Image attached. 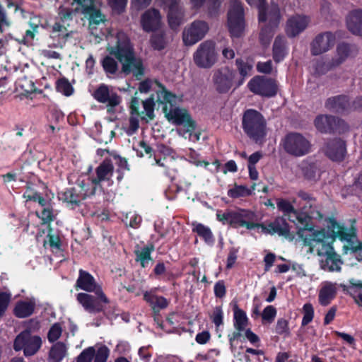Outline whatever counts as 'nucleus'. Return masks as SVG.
<instances>
[{"label": "nucleus", "mask_w": 362, "mask_h": 362, "mask_svg": "<svg viewBox=\"0 0 362 362\" xmlns=\"http://www.w3.org/2000/svg\"><path fill=\"white\" fill-rule=\"evenodd\" d=\"M276 308L272 305H268L264 309L262 313V320L263 321L271 323L272 322H273L276 316Z\"/></svg>", "instance_id": "nucleus-51"}, {"label": "nucleus", "mask_w": 362, "mask_h": 362, "mask_svg": "<svg viewBox=\"0 0 362 362\" xmlns=\"http://www.w3.org/2000/svg\"><path fill=\"white\" fill-rule=\"evenodd\" d=\"M137 94V92L135 93V95ZM139 99L134 95L132 98L130 109L132 115H141L142 119L146 120L148 122L149 120H153L155 117V115L153 113L154 111V105H155V99L153 96L147 98L145 100H142V104L144 107V111H139Z\"/></svg>", "instance_id": "nucleus-17"}, {"label": "nucleus", "mask_w": 362, "mask_h": 362, "mask_svg": "<svg viewBox=\"0 0 362 362\" xmlns=\"http://www.w3.org/2000/svg\"><path fill=\"white\" fill-rule=\"evenodd\" d=\"M78 301L82 305L86 310L91 313H99L103 310L101 299L92 295L80 293L77 295Z\"/></svg>", "instance_id": "nucleus-24"}, {"label": "nucleus", "mask_w": 362, "mask_h": 362, "mask_svg": "<svg viewBox=\"0 0 362 362\" xmlns=\"http://www.w3.org/2000/svg\"><path fill=\"white\" fill-rule=\"evenodd\" d=\"M113 10L121 12L127 5V0H107Z\"/></svg>", "instance_id": "nucleus-57"}, {"label": "nucleus", "mask_w": 362, "mask_h": 362, "mask_svg": "<svg viewBox=\"0 0 362 362\" xmlns=\"http://www.w3.org/2000/svg\"><path fill=\"white\" fill-rule=\"evenodd\" d=\"M213 322L216 327L220 326L223 324V312L221 307H216L211 315Z\"/></svg>", "instance_id": "nucleus-55"}, {"label": "nucleus", "mask_w": 362, "mask_h": 362, "mask_svg": "<svg viewBox=\"0 0 362 362\" xmlns=\"http://www.w3.org/2000/svg\"><path fill=\"white\" fill-rule=\"evenodd\" d=\"M94 98L101 103H107L108 112H112L113 108L120 103V97L110 90L105 84H101L93 93Z\"/></svg>", "instance_id": "nucleus-16"}, {"label": "nucleus", "mask_w": 362, "mask_h": 362, "mask_svg": "<svg viewBox=\"0 0 362 362\" xmlns=\"http://www.w3.org/2000/svg\"><path fill=\"white\" fill-rule=\"evenodd\" d=\"M316 128L321 132L343 133L348 130L345 122L334 116L319 115L315 119Z\"/></svg>", "instance_id": "nucleus-10"}, {"label": "nucleus", "mask_w": 362, "mask_h": 362, "mask_svg": "<svg viewBox=\"0 0 362 362\" xmlns=\"http://www.w3.org/2000/svg\"><path fill=\"white\" fill-rule=\"evenodd\" d=\"M57 89L59 92L69 96L73 93V88L70 83L65 78L58 80L57 83Z\"/></svg>", "instance_id": "nucleus-43"}, {"label": "nucleus", "mask_w": 362, "mask_h": 362, "mask_svg": "<svg viewBox=\"0 0 362 362\" xmlns=\"http://www.w3.org/2000/svg\"><path fill=\"white\" fill-rule=\"evenodd\" d=\"M109 355V349L105 346H100L97 352H95L94 362H106Z\"/></svg>", "instance_id": "nucleus-53"}, {"label": "nucleus", "mask_w": 362, "mask_h": 362, "mask_svg": "<svg viewBox=\"0 0 362 362\" xmlns=\"http://www.w3.org/2000/svg\"><path fill=\"white\" fill-rule=\"evenodd\" d=\"M158 90H156V102L163 105V111L168 120H173L177 124H183L188 132L195 129V122L193 121L185 110L173 107L172 103L175 99V95L168 91L165 88L159 83H156Z\"/></svg>", "instance_id": "nucleus-2"}, {"label": "nucleus", "mask_w": 362, "mask_h": 362, "mask_svg": "<svg viewBox=\"0 0 362 362\" xmlns=\"http://www.w3.org/2000/svg\"><path fill=\"white\" fill-rule=\"evenodd\" d=\"M288 328V322L286 320L280 319L278 320L276 326V332L278 334L284 333Z\"/></svg>", "instance_id": "nucleus-63"}, {"label": "nucleus", "mask_w": 362, "mask_h": 362, "mask_svg": "<svg viewBox=\"0 0 362 362\" xmlns=\"http://www.w3.org/2000/svg\"><path fill=\"white\" fill-rule=\"evenodd\" d=\"M81 8V13L89 20L90 26L98 25L105 21V16L101 13L100 10L95 8L93 1Z\"/></svg>", "instance_id": "nucleus-30"}, {"label": "nucleus", "mask_w": 362, "mask_h": 362, "mask_svg": "<svg viewBox=\"0 0 362 362\" xmlns=\"http://www.w3.org/2000/svg\"><path fill=\"white\" fill-rule=\"evenodd\" d=\"M153 250L154 246L153 245H149L143 247L141 250L135 251L136 255V260L140 262L142 267H145L148 262H152L151 252Z\"/></svg>", "instance_id": "nucleus-38"}, {"label": "nucleus", "mask_w": 362, "mask_h": 362, "mask_svg": "<svg viewBox=\"0 0 362 362\" xmlns=\"http://www.w3.org/2000/svg\"><path fill=\"white\" fill-rule=\"evenodd\" d=\"M334 240L333 237L327 235L324 230L320 231H314L308 238H305L303 245L308 246L307 252H317V255L321 258L330 255L336 252L332 247Z\"/></svg>", "instance_id": "nucleus-4"}, {"label": "nucleus", "mask_w": 362, "mask_h": 362, "mask_svg": "<svg viewBox=\"0 0 362 362\" xmlns=\"http://www.w3.org/2000/svg\"><path fill=\"white\" fill-rule=\"evenodd\" d=\"M199 235L203 237L206 241H210L212 239V233L210 229L204 225L198 223L193 229Z\"/></svg>", "instance_id": "nucleus-49"}, {"label": "nucleus", "mask_w": 362, "mask_h": 362, "mask_svg": "<svg viewBox=\"0 0 362 362\" xmlns=\"http://www.w3.org/2000/svg\"><path fill=\"white\" fill-rule=\"evenodd\" d=\"M354 51V47L347 43H340L337 46L336 54L329 62L330 67H336L349 57Z\"/></svg>", "instance_id": "nucleus-28"}, {"label": "nucleus", "mask_w": 362, "mask_h": 362, "mask_svg": "<svg viewBox=\"0 0 362 362\" xmlns=\"http://www.w3.org/2000/svg\"><path fill=\"white\" fill-rule=\"evenodd\" d=\"M193 59L198 67L211 68L216 61L215 43L211 40H206L201 43L194 53Z\"/></svg>", "instance_id": "nucleus-9"}, {"label": "nucleus", "mask_w": 362, "mask_h": 362, "mask_svg": "<svg viewBox=\"0 0 362 362\" xmlns=\"http://www.w3.org/2000/svg\"><path fill=\"white\" fill-rule=\"evenodd\" d=\"M257 69L259 72L269 74L272 70V62L271 60L265 62H259L257 64Z\"/></svg>", "instance_id": "nucleus-59"}, {"label": "nucleus", "mask_w": 362, "mask_h": 362, "mask_svg": "<svg viewBox=\"0 0 362 362\" xmlns=\"http://www.w3.org/2000/svg\"><path fill=\"white\" fill-rule=\"evenodd\" d=\"M138 128H139V119H138V118L132 116L129 118V129L127 130V133L129 134H132L134 132H136V131L138 129Z\"/></svg>", "instance_id": "nucleus-62"}, {"label": "nucleus", "mask_w": 362, "mask_h": 362, "mask_svg": "<svg viewBox=\"0 0 362 362\" xmlns=\"http://www.w3.org/2000/svg\"><path fill=\"white\" fill-rule=\"evenodd\" d=\"M227 22L232 37H240L244 34L245 29L244 9L240 1L237 0L230 1Z\"/></svg>", "instance_id": "nucleus-6"}, {"label": "nucleus", "mask_w": 362, "mask_h": 362, "mask_svg": "<svg viewBox=\"0 0 362 362\" xmlns=\"http://www.w3.org/2000/svg\"><path fill=\"white\" fill-rule=\"evenodd\" d=\"M230 218L229 224L232 226L233 227H238L240 226H245L247 229H253L257 226V225H247L244 221H242L240 219V217L239 214L237 213V211H231V214Z\"/></svg>", "instance_id": "nucleus-42"}, {"label": "nucleus", "mask_w": 362, "mask_h": 362, "mask_svg": "<svg viewBox=\"0 0 362 362\" xmlns=\"http://www.w3.org/2000/svg\"><path fill=\"white\" fill-rule=\"evenodd\" d=\"M308 206L305 205L303 207L304 211L299 213L296 222L295 223L298 228L297 234L301 238L302 241H304L305 238L309 236L305 235V230L313 231V226L310 224L311 218H322V214L318 211L315 206L313 209H308Z\"/></svg>", "instance_id": "nucleus-11"}, {"label": "nucleus", "mask_w": 362, "mask_h": 362, "mask_svg": "<svg viewBox=\"0 0 362 362\" xmlns=\"http://www.w3.org/2000/svg\"><path fill=\"white\" fill-rule=\"evenodd\" d=\"M250 194V190L247 189L244 186H236L235 187L230 189L228 192V194L233 198H238L240 197L249 195Z\"/></svg>", "instance_id": "nucleus-47"}, {"label": "nucleus", "mask_w": 362, "mask_h": 362, "mask_svg": "<svg viewBox=\"0 0 362 362\" xmlns=\"http://www.w3.org/2000/svg\"><path fill=\"white\" fill-rule=\"evenodd\" d=\"M210 338V334L208 332H202L199 333L196 337V341L201 344L206 343Z\"/></svg>", "instance_id": "nucleus-64"}, {"label": "nucleus", "mask_w": 362, "mask_h": 362, "mask_svg": "<svg viewBox=\"0 0 362 362\" xmlns=\"http://www.w3.org/2000/svg\"><path fill=\"white\" fill-rule=\"evenodd\" d=\"M286 54V42L281 37H276L273 45L274 59L279 62L284 59Z\"/></svg>", "instance_id": "nucleus-37"}, {"label": "nucleus", "mask_w": 362, "mask_h": 362, "mask_svg": "<svg viewBox=\"0 0 362 362\" xmlns=\"http://www.w3.org/2000/svg\"><path fill=\"white\" fill-rule=\"evenodd\" d=\"M285 151L291 156L300 157L308 154L311 148L310 142L303 134L297 132L288 134L283 140Z\"/></svg>", "instance_id": "nucleus-8"}, {"label": "nucleus", "mask_w": 362, "mask_h": 362, "mask_svg": "<svg viewBox=\"0 0 362 362\" xmlns=\"http://www.w3.org/2000/svg\"><path fill=\"white\" fill-rule=\"evenodd\" d=\"M343 262L336 252L320 259V267L322 270L330 272H340Z\"/></svg>", "instance_id": "nucleus-29"}, {"label": "nucleus", "mask_w": 362, "mask_h": 362, "mask_svg": "<svg viewBox=\"0 0 362 362\" xmlns=\"http://www.w3.org/2000/svg\"><path fill=\"white\" fill-rule=\"evenodd\" d=\"M76 286L88 292H95L102 302L108 303V300L102 291L100 287L96 284L94 278L88 272L81 269L79 277L76 281Z\"/></svg>", "instance_id": "nucleus-19"}, {"label": "nucleus", "mask_w": 362, "mask_h": 362, "mask_svg": "<svg viewBox=\"0 0 362 362\" xmlns=\"http://www.w3.org/2000/svg\"><path fill=\"white\" fill-rule=\"evenodd\" d=\"M304 316L302 320V325L305 326L310 322L313 318L314 310L310 303H305L303 305Z\"/></svg>", "instance_id": "nucleus-46"}, {"label": "nucleus", "mask_w": 362, "mask_h": 362, "mask_svg": "<svg viewBox=\"0 0 362 362\" xmlns=\"http://www.w3.org/2000/svg\"><path fill=\"white\" fill-rule=\"evenodd\" d=\"M304 176L309 180H315L318 175V170L313 164H310L303 168Z\"/></svg>", "instance_id": "nucleus-52"}, {"label": "nucleus", "mask_w": 362, "mask_h": 362, "mask_svg": "<svg viewBox=\"0 0 362 362\" xmlns=\"http://www.w3.org/2000/svg\"><path fill=\"white\" fill-rule=\"evenodd\" d=\"M62 329L59 323L54 324L47 334V339L50 342L56 341L62 335Z\"/></svg>", "instance_id": "nucleus-44"}, {"label": "nucleus", "mask_w": 362, "mask_h": 362, "mask_svg": "<svg viewBox=\"0 0 362 362\" xmlns=\"http://www.w3.org/2000/svg\"><path fill=\"white\" fill-rule=\"evenodd\" d=\"M349 105V100L346 96L339 95L330 98L327 100L325 107L334 112H341L347 109Z\"/></svg>", "instance_id": "nucleus-34"}, {"label": "nucleus", "mask_w": 362, "mask_h": 362, "mask_svg": "<svg viewBox=\"0 0 362 362\" xmlns=\"http://www.w3.org/2000/svg\"><path fill=\"white\" fill-rule=\"evenodd\" d=\"M168 7V23L172 29H176L180 25L184 17V11L180 4V0H171V2L165 4Z\"/></svg>", "instance_id": "nucleus-23"}, {"label": "nucleus", "mask_w": 362, "mask_h": 362, "mask_svg": "<svg viewBox=\"0 0 362 362\" xmlns=\"http://www.w3.org/2000/svg\"><path fill=\"white\" fill-rule=\"evenodd\" d=\"M234 320L235 329L239 332L245 330L248 325V318L245 312L240 309L236 305L234 306Z\"/></svg>", "instance_id": "nucleus-36"}, {"label": "nucleus", "mask_w": 362, "mask_h": 362, "mask_svg": "<svg viewBox=\"0 0 362 362\" xmlns=\"http://www.w3.org/2000/svg\"><path fill=\"white\" fill-rule=\"evenodd\" d=\"M337 292V284L326 281L319 291L318 300L320 305H328L335 298Z\"/></svg>", "instance_id": "nucleus-27"}, {"label": "nucleus", "mask_w": 362, "mask_h": 362, "mask_svg": "<svg viewBox=\"0 0 362 362\" xmlns=\"http://www.w3.org/2000/svg\"><path fill=\"white\" fill-rule=\"evenodd\" d=\"M222 0H207L208 14L211 17L218 14Z\"/></svg>", "instance_id": "nucleus-50"}, {"label": "nucleus", "mask_w": 362, "mask_h": 362, "mask_svg": "<svg viewBox=\"0 0 362 362\" xmlns=\"http://www.w3.org/2000/svg\"><path fill=\"white\" fill-rule=\"evenodd\" d=\"M348 29L354 35L362 34V9L357 8L351 11L346 16Z\"/></svg>", "instance_id": "nucleus-26"}, {"label": "nucleus", "mask_w": 362, "mask_h": 362, "mask_svg": "<svg viewBox=\"0 0 362 362\" xmlns=\"http://www.w3.org/2000/svg\"><path fill=\"white\" fill-rule=\"evenodd\" d=\"M310 18L303 15H295L289 18L286 23V31L288 37H294L308 26Z\"/></svg>", "instance_id": "nucleus-20"}, {"label": "nucleus", "mask_w": 362, "mask_h": 362, "mask_svg": "<svg viewBox=\"0 0 362 362\" xmlns=\"http://www.w3.org/2000/svg\"><path fill=\"white\" fill-rule=\"evenodd\" d=\"M64 200L69 203L78 204L79 200L78 196L76 195L72 189L67 190L64 194Z\"/></svg>", "instance_id": "nucleus-60"}, {"label": "nucleus", "mask_w": 362, "mask_h": 362, "mask_svg": "<svg viewBox=\"0 0 362 362\" xmlns=\"http://www.w3.org/2000/svg\"><path fill=\"white\" fill-rule=\"evenodd\" d=\"M214 293L216 297L222 298L226 294V287L223 281H218L214 286Z\"/></svg>", "instance_id": "nucleus-61"}, {"label": "nucleus", "mask_w": 362, "mask_h": 362, "mask_svg": "<svg viewBox=\"0 0 362 362\" xmlns=\"http://www.w3.org/2000/svg\"><path fill=\"white\" fill-rule=\"evenodd\" d=\"M113 165L110 160H105L96 169L97 177L93 182L98 184L103 180H109L112 175Z\"/></svg>", "instance_id": "nucleus-32"}, {"label": "nucleus", "mask_w": 362, "mask_h": 362, "mask_svg": "<svg viewBox=\"0 0 362 362\" xmlns=\"http://www.w3.org/2000/svg\"><path fill=\"white\" fill-rule=\"evenodd\" d=\"M243 128L247 136L257 143L266 136L267 122L259 112L250 109L243 114Z\"/></svg>", "instance_id": "nucleus-3"}, {"label": "nucleus", "mask_w": 362, "mask_h": 362, "mask_svg": "<svg viewBox=\"0 0 362 362\" xmlns=\"http://www.w3.org/2000/svg\"><path fill=\"white\" fill-rule=\"evenodd\" d=\"M144 298L149 303L154 314L159 313L160 310L165 308L168 305V300L164 297L158 296L151 292H145Z\"/></svg>", "instance_id": "nucleus-31"}, {"label": "nucleus", "mask_w": 362, "mask_h": 362, "mask_svg": "<svg viewBox=\"0 0 362 362\" xmlns=\"http://www.w3.org/2000/svg\"><path fill=\"white\" fill-rule=\"evenodd\" d=\"M35 305V303L31 301L18 302L14 308V314L21 318L28 317L33 313Z\"/></svg>", "instance_id": "nucleus-35"}, {"label": "nucleus", "mask_w": 362, "mask_h": 362, "mask_svg": "<svg viewBox=\"0 0 362 362\" xmlns=\"http://www.w3.org/2000/svg\"><path fill=\"white\" fill-rule=\"evenodd\" d=\"M325 153L331 160L341 161L345 156L346 144L341 139L335 138L327 142Z\"/></svg>", "instance_id": "nucleus-21"}, {"label": "nucleus", "mask_w": 362, "mask_h": 362, "mask_svg": "<svg viewBox=\"0 0 362 362\" xmlns=\"http://www.w3.org/2000/svg\"><path fill=\"white\" fill-rule=\"evenodd\" d=\"M81 7L78 5L75 8H70L65 7L64 6H61L59 8V16L62 21L64 22L65 21L71 20L73 18V14L78 12H81Z\"/></svg>", "instance_id": "nucleus-39"}, {"label": "nucleus", "mask_w": 362, "mask_h": 362, "mask_svg": "<svg viewBox=\"0 0 362 362\" xmlns=\"http://www.w3.org/2000/svg\"><path fill=\"white\" fill-rule=\"evenodd\" d=\"M10 301V295L6 293H0V317L6 310Z\"/></svg>", "instance_id": "nucleus-54"}, {"label": "nucleus", "mask_w": 362, "mask_h": 362, "mask_svg": "<svg viewBox=\"0 0 362 362\" xmlns=\"http://www.w3.org/2000/svg\"><path fill=\"white\" fill-rule=\"evenodd\" d=\"M161 19L162 17L158 10L150 8L142 14L141 23L145 31L151 32L160 27Z\"/></svg>", "instance_id": "nucleus-22"}, {"label": "nucleus", "mask_w": 362, "mask_h": 362, "mask_svg": "<svg viewBox=\"0 0 362 362\" xmlns=\"http://www.w3.org/2000/svg\"><path fill=\"white\" fill-rule=\"evenodd\" d=\"M239 214L240 219L244 221L247 225H257L255 228L261 227L264 233L284 236L291 240H293L294 236L290 233L288 224L283 217H279L275 221L268 225V227L260 223H254L251 221L254 219L255 215L252 212L245 210L236 211Z\"/></svg>", "instance_id": "nucleus-5"}, {"label": "nucleus", "mask_w": 362, "mask_h": 362, "mask_svg": "<svg viewBox=\"0 0 362 362\" xmlns=\"http://www.w3.org/2000/svg\"><path fill=\"white\" fill-rule=\"evenodd\" d=\"M209 27L204 21H195L182 33L183 42L186 45H192L201 40L209 31Z\"/></svg>", "instance_id": "nucleus-13"}, {"label": "nucleus", "mask_w": 362, "mask_h": 362, "mask_svg": "<svg viewBox=\"0 0 362 362\" xmlns=\"http://www.w3.org/2000/svg\"><path fill=\"white\" fill-rule=\"evenodd\" d=\"M335 36L331 32L318 34L310 45L313 55H319L329 50L334 45Z\"/></svg>", "instance_id": "nucleus-18"}, {"label": "nucleus", "mask_w": 362, "mask_h": 362, "mask_svg": "<svg viewBox=\"0 0 362 362\" xmlns=\"http://www.w3.org/2000/svg\"><path fill=\"white\" fill-rule=\"evenodd\" d=\"M95 356V349L93 347H88L84 349L77 357L76 362H91Z\"/></svg>", "instance_id": "nucleus-45"}, {"label": "nucleus", "mask_w": 362, "mask_h": 362, "mask_svg": "<svg viewBox=\"0 0 362 362\" xmlns=\"http://www.w3.org/2000/svg\"><path fill=\"white\" fill-rule=\"evenodd\" d=\"M277 207L279 209L281 210L284 212V215L286 216L288 213H291V211H293L294 207L291 204V203L286 200L281 199L277 202Z\"/></svg>", "instance_id": "nucleus-58"}, {"label": "nucleus", "mask_w": 362, "mask_h": 362, "mask_svg": "<svg viewBox=\"0 0 362 362\" xmlns=\"http://www.w3.org/2000/svg\"><path fill=\"white\" fill-rule=\"evenodd\" d=\"M116 40L115 45L107 47V50L122 64V71L124 74L133 73L136 78H140L144 75L142 62L136 57L128 37L124 33L119 32Z\"/></svg>", "instance_id": "nucleus-1"}, {"label": "nucleus", "mask_w": 362, "mask_h": 362, "mask_svg": "<svg viewBox=\"0 0 362 362\" xmlns=\"http://www.w3.org/2000/svg\"><path fill=\"white\" fill-rule=\"evenodd\" d=\"M259 20L260 22H267V25L271 27H276L280 20V11L279 6L273 4L270 8L265 11L262 6H259Z\"/></svg>", "instance_id": "nucleus-25"}, {"label": "nucleus", "mask_w": 362, "mask_h": 362, "mask_svg": "<svg viewBox=\"0 0 362 362\" xmlns=\"http://www.w3.org/2000/svg\"><path fill=\"white\" fill-rule=\"evenodd\" d=\"M249 89L254 93L272 97L277 92V86L272 78L264 76H256L248 83Z\"/></svg>", "instance_id": "nucleus-14"}, {"label": "nucleus", "mask_w": 362, "mask_h": 362, "mask_svg": "<svg viewBox=\"0 0 362 362\" xmlns=\"http://www.w3.org/2000/svg\"><path fill=\"white\" fill-rule=\"evenodd\" d=\"M236 65L238 66L240 74L243 76V78L245 77L251 70V66L245 63L242 59H236Z\"/></svg>", "instance_id": "nucleus-56"}, {"label": "nucleus", "mask_w": 362, "mask_h": 362, "mask_svg": "<svg viewBox=\"0 0 362 362\" xmlns=\"http://www.w3.org/2000/svg\"><path fill=\"white\" fill-rule=\"evenodd\" d=\"M234 77V71L228 66L215 71L213 76L215 89L219 93H227L233 86Z\"/></svg>", "instance_id": "nucleus-15"}, {"label": "nucleus", "mask_w": 362, "mask_h": 362, "mask_svg": "<svg viewBox=\"0 0 362 362\" xmlns=\"http://www.w3.org/2000/svg\"><path fill=\"white\" fill-rule=\"evenodd\" d=\"M331 229L333 233L341 240L347 241V245L344 246L345 253H346L348 250H351V252L356 253V257L358 261H362V250L354 251L351 248L350 245L352 243H356V244L359 243L352 240V238L356 236V228L352 225L351 228L348 229L338 223L337 221H331Z\"/></svg>", "instance_id": "nucleus-12"}, {"label": "nucleus", "mask_w": 362, "mask_h": 362, "mask_svg": "<svg viewBox=\"0 0 362 362\" xmlns=\"http://www.w3.org/2000/svg\"><path fill=\"white\" fill-rule=\"evenodd\" d=\"M42 344V341L40 336L33 335L30 330L25 329L16 336L13 347L16 351L23 350L24 356L29 357L38 352Z\"/></svg>", "instance_id": "nucleus-7"}, {"label": "nucleus", "mask_w": 362, "mask_h": 362, "mask_svg": "<svg viewBox=\"0 0 362 362\" xmlns=\"http://www.w3.org/2000/svg\"><path fill=\"white\" fill-rule=\"evenodd\" d=\"M274 27L265 25L262 28L259 33V40L264 46L269 45L274 35Z\"/></svg>", "instance_id": "nucleus-41"}, {"label": "nucleus", "mask_w": 362, "mask_h": 362, "mask_svg": "<svg viewBox=\"0 0 362 362\" xmlns=\"http://www.w3.org/2000/svg\"><path fill=\"white\" fill-rule=\"evenodd\" d=\"M67 354V347L63 342L59 341L53 344L48 354V362H61Z\"/></svg>", "instance_id": "nucleus-33"}, {"label": "nucleus", "mask_w": 362, "mask_h": 362, "mask_svg": "<svg viewBox=\"0 0 362 362\" xmlns=\"http://www.w3.org/2000/svg\"><path fill=\"white\" fill-rule=\"evenodd\" d=\"M103 66L106 72L115 74L117 70V64L115 60L110 57H106L103 61Z\"/></svg>", "instance_id": "nucleus-48"}, {"label": "nucleus", "mask_w": 362, "mask_h": 362, "mask_svg": "<svg viewBox=\"0 0 362 362\" xmlns=\"http://www.w3.org/2000/svg\"><path fill=\"white\" fill-rule=\"evenodd\" d=\"M151 43L155 49H164L167 45L165 34L163 32L153 34L151 38Z\"/></svg>", "instance_id": "nucleus-40"}]
</instances>
